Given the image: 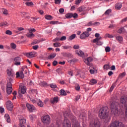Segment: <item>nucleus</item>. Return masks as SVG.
<instances>
[{
	"label": "nucleus",
	"mask_w": 127,
	"mask_h": 127,
	"mask_svg": "<svg viewBox=\"0 0 127 127\" xmlns=\"http://www.w3.org/2000/svg\"><path fill=\"white\" fill-rule=\"evenodd\" d=\"M72 13H68L65 14L66 18H72Z\"/></svg>",
	"instance_id": "e433bc0d"
},
{
	"label": "nucleus",
	"mask_w": 127,
	"mask_h": 127,
	"mask_svg": "<svg viewBox=\"0 0 127 127\" xmlns=\"http://www.w3.org/2000/svg\"><path fill=\"white\" fill-rule=\"evenodd\" d=\"M90 73L91 74H95V73H97V69H95V68L90 69L89 70Z\"/></svg>",
	"instance_id": "58836bf2"
},
{
	"label": "nucleus",
	"mask_w": 127,
	"mask_h": 127,
	"mask_svg": "<svg viewBox=\"0 0 127 127\" xmlns=\"http://www.w3.org/2000/svg\"><path fill=\"white\" fill-rule=\"evenodd\" d=\"M86 26H93L94 25V23H93V21H90L88 23H87L85 24Z\"/></svg>",
	"instance_id": "ea45409f"
},
{
	"label": "nucleus",
	"mask_w": 127,
	"mask_h": 127,
	"mask_svg": "<svg viewBox=\"0 0 127 127\" xmlns=\"http://www.w3.org/2000/svg\"><path fill=\"white\" fill-rule=\"evenodd\" d=\"M126 76V72H123L122 73L119 75L120 78H124Z\"/></svg>",
	"instance_id": "603ef678"
},
{
	"label": "nucleus",
	"mask_w": 127,
	"mask_h": 127,
	"mask_svg": "<svg viewBox=\"0 0 127 127\" xmlns=\"http://www.w3.org/2000/svg\"><path fill=\"white\" fill-rule=\"evenodd\" d=\"M74 49H79L80 48V46L78 45H74L73 46Z\"/></svg>",
	"instance_id": "680f3d73"
},
{
	"label": "nucleus",
	"mask_w": 127,
	"mask_h": 127,
	"mask_svg": "<svg viewBox=\"0 0 127 127\" xmlns=\"http://www.w3.org/2000/svg\"><path fill=\"white\" fill-rule=\"evenodd\" d=\"M41 121L44 125H49L51 123L50 116L48 115L42 116L41 117Z\"/></svg>",
	"instance_id": "423d86ee"
},
{
	"label": "nucleus",
	"mask_w": 127,
	"mask_h": 127,
	"mask_svg": "<svg viewBox=\"0 0 127 127\" xmlns=\"http://www.w3.org/2000/svg\"><path fill=\"white\" fill-rule=\"evenodd\" d=\"M102 39V37H99V38H96L92 40V42L93 43H97L98 41H100V40Z\"/></svg>",
	"instance_id": "c756f323"
},
{
	"label": "nucleus",
	"mask_w": 127,
	"mask_h": 127,
	"mask_svg": "<svg viewBox=\"0 0 127 127\" xmlns=\"http://www.w3.org/2000/svg\"><path fill=\"white\" fill-rule=\"evenodd\" d=\"M12 79L10 78L6 84V92L8 95H10L12 92Z\"/></svg>",
	"instance_id": "39448f33"
},
{
	"label": "nucleus",
	"mask_w": 127,
	"mask_h": 127,
	"mask_svg": "<svg viewBox=\"0 0 127 127\" xmlns=\"http://www.w3.org/2000/svg\"><path fill=\"white\" fill-rule=\"evenodd\" d=\"M20 71L21 72H24L25 74H27V72L28 71V68H27V66H23L21 68Z\"/></svg>",
	"instance_id": "f3484780"
},
{
	"label": "nucleus",
	"mask_w": 127,
	"mask_h": 127,
	"mask_svg": "<svg viewBox=\"0 0 127 127\" xmlns=\"http://www.w3.org/2000/svg\"><path fill=\"white\" fill-rule=\"evenodd\" d=\"M61 2V1L60 0H55V3L56 4H59Z\"/></svg>",
	"instance_id": "e2e57ef3"
},
{
	"label": "nucleus",
	"mask_w": 127,
	"mask_h": 127,
	"mask_svg": "<svg viewBox=\"0 0 127 127\" xmlns=\"http://www.w3.org/2000/svg\"><path fill=\"white\" fill-rule=\"evenodd\" d=\"M90 33L88 32H83L80 36V39H85L86 37H89Z\"/></svg>",
	"instance_id": "f8f14e48"
},
{
	"label": "nucleus",
	"mask_w": 127,
	"mask_h": 127,
	"mask_svg": "<svg viewBox=\"0 0 127 127\" xmlns=\"http://www.w3.org/2000/svg\"><path fill=\"white\" fill-rule=\"evenodd\" d=\"M116 40H118L119 42H123L124 40V38L121 36H118L116 37Z\"/></svg>",
	"instance_id": "bb28decb"
},
{
	"label": "nucleus",
	"mask_w": 127,
	"mask_h": 127,
	"mask_svg": "<svg viewBox=\"0 0 127 127\" xmlns=\"http://www.w3.org/2000/svg\"><path fill=\"white\" fill-rule=\"evenodd\" d=\"M76 54L78 55L79 56H80V57H83L84 56V52L82 51L81 50H78L76 51Z\"/></svg>",
	"instance_id": "a211bd4d"
},
{
	"label": "nucleus",
	"mask_w": 127,
	"mask_h": 127,
	"mask_svg": "<svg viewBox=\"0 0 127 127\" xmlns=\"http://www.w3.org/2000/svg\"><path fill=\"white\" fill-rule=\"evenodd\" d=\"M16 78H18V77H20L21 79H23V78H24V74L23 73V72L20 71V72H17L16 73Z\"/></svg>",
	"instance_id": "2eb2a0df"
},
{
	"label": "nucleus",
	"mask_w": 127,
	"mask_h": 127,
	"mask_svg": "<svg viewBox=\"0 0 127 127\" xmlns=\"http://www.w3.org/2000/svg\"><path fill=\"white\" fill-rule=\"evenodd\" d=\"M105 51L107 53L110 52L111 51V48L110 47L108 46L105 48Z\"/></svg>",
	"instance_id": "3c124183"
},
{
	"label": "nucleus",
	"mask_w": 127,
	"mask_h": 127,
	"mask_svg": "<svg viewBox=\"0 0 127 127\" xmlns=\"http://www.w3.org/2000/svg\"><path fill=\"white\" fill-rule=\"evenodd\" d=\"M21 92L22 94H25L26 93V87L25 86L22 87Z\"/></svg>",
	"instance_id": "2f4dec72"
},
{
	"label": "nucleus",
	"mask_w": 127,
	"mask_h": 127,
	"mask_svg": "<svg viewBox=\"0 0 127 127\" xmlns=\"http://www.w3.org/2000/svg\"><path fill=\"white\" fill-rule=\"evenodd\" d=\"M90 127H101L100 121L98 118H91L90 120ZM82 127H87V125L84 123H82Z\"/></svg>",
	"instance_id": "7ed1b4c3"
},
{
	"label": "nucleus",
	"mask_w": 127,
	"mask_h": 127,
	"mask_svg": "<svg viewBox=\"0 0 127 127\" xmlns=\"http://www.w3.org/2000/svg\"><path fill=\"white\" fill-rule=\"evenodd\" d=\"M115 87H116V83H114L112 84L110 89V92H112L113 90H114V88H115Z\"/></svg>",
	"instance_id": "37998d69"
},
{
	"label": "nucleus",
	"mask_w": 127,
	"mask_h": 127,
	"mask_svg": "<svg viewBox=\"0 0 127 127\" xmlns=\"http://www.w3.org/2000/svg\"><path fill=\"white\" fill-rule=\"evenodd\" d=\"M122 3H117L115 4V8L117 10H120V8H122Z\"/></svg>",
	"instance_id": "5701e85b"
},
{
	"label": "nucleus",
	"mask_w": 127,
	"mask_h": 127,
	"mask_svg": "<svg viewBox=\"0 0 127 127\" xmlns=\"http://www.w3.org/2000/svg\"><path fill=\"white\" fill-rule=\"evenodd\" d=\"M59 12L60 13H61V14L63 13V12H64V9L62 8H60L59 9Z\"/></svg>",
	"instance_id": "338daca9"
},
{
	"label": "nucleus",
	"mask_w": 127,
	"mask_h": 127,
	"mask_svg": "<svg viewBox=\"0 0 127 127\" xmlns=\"http://www.w3.org/2000/svg\"><path fill=\"white\" fill-rule=\"evenodd\" d=\"M62 48L63 49H69L70 48H71V46H63Z\"/></svg>",
	"instance_id": "8fccbe9b"
},
{
	"label": "nucleus",
	"mask_w": 127,
	"mask_h": 127,
	"mask_svg": "<svg viewBox=\"0 0 127 127\" xmlns=\"http://www.w3.org/2000/svg\"><path fill=\"white\" fill-rule=\"evenodd\" d=\"M26 107L30 113H33V112L36 110V108L35 107H34V106H33V105L30 104L29 103L26 104Z\"/></svg>",
	"instance_id": "1a4fd4ad"
},
{
	"label": "nucleus",
	"mask_w": 127,
	"mask_h": 127,
	"mask_svg": "<svg viewBox=\"0 0 127 127\" xmlns=\"http://www.w3.org/2000/svg\"><path fill=\"white\" fill-rule=\"evenodd\" d=\"M7 74L8 76H13L14 73L13 72V70L11 69H9L7 70Z\"/></svg>",
	"instance_id": "4be33fe9"
},
{
	"label": "nucleus",
	"mask_w": 127,
	"mask_h": 127,
	"mask_svg": "<svg viewBox=\"0 0 127 127\" xmlns=\"http://www.w3.org/2000/svg\"><path fill=\"white\" fill-rule=\"evenodd\" d=\"M19 120L20 123L18 127H25V125H26V119H24L22 116H20Z\"/></svg>",
	"instance_id": "6e6552de"
},
{
	"label": "nucleus",
	"mask_w": 127,
	"mask_h": 127,
	"mask_svg": "<svg viewBox=\"0 0 127 127\" xmlns=\"http://www.w3.org/2000/svg\"><path fill=\"white\" fill-rule=\"evenodd\" d=\"M99 117L101 119L105 120L106 123L111 121V117L109 116V111H108V108L102 107L99 111Z\"/></svg>",
	"instance_id": "f03ea898"
},
{
	"label": "nucleus",
	"mask_w": 127,
	"mask_h": 127,
	"mask_svg": "<svg viewBox=\"0 0 127 127\" xmlns=\"http://www.w3.org/2000/svg\"><path fill=\"white\" fill-rule=\"evenodd\" d=\"M68 74L70 75V76H73V70L68 71Z\"/></svg>",
	"instance_id": "774afa93"
},
{
	"label": "nucleus",
	"mask_w": 127,
	"mask_h": 127,
	"mask_svg": "<svg viewBox=\"0 0 127 127\" xmlns=\"http://www.w3.org/2000/svg\"><path fill=\"white\" fill-rule=\"evenodd\" d=\"M118 33H120V34H122V33H127V31L126 29H125V28L124 27H121L120 28L118 31H117Z\"/></svg>",
	"instance_id": "6ab92c4d"
},
{
	"label": "nucleus",
	"mask_w": 127,
	"mask_h": 127,
	"mask_svg": "<svg viewBox=\"0 0 127 127\" xmlns=\"http://www.w3.org/2000/svg\"><path fill=\"white\" fill-rule=\"evenodd\" d=\"M115 87H116V83H114L112 84L110 89V92H112L113 90H114V88H115Z\"/></svg>",
	"instance_id": "c03bdc74"
},
{
	"label": "nucleus",
	"mask_w": 127,
	"mask_h": 127,
	"mask_svg": "<svg viewBox=\"0 0 127 127\" xmlns=\"http://www.w3.org/2000/svg\"><path fill=\"white\" fill-rule=\"evenodd\" d=\"M40 40H37L33 42V44L35 45V44H38V43H40Z\"/></svg>",
	"instance_id": "0e129e2a"
},
{
	"label": "nucleus",
	"mask_w": 127,
	"mask_h": 127,
	"mask_svg": "<svg viewBox=\"0 0 127 127\" xmlns=\"http://www.w3.org/2000/svg\"><path fill=\"white\" fill-rule=\"evenodd\" d=\"M51 24H58V21H52L50 22Z\"/></svg>",
	"instance_id": "bf43d9fd"
},
{
	"label": "nucleus",
	"mask_w": 127,
	"mask_h": 127,
	"mask_svg": "<svg viewBox=\"0 0 127 127\" xmlns=\"http://www.w3.org/2000/svg\"><path fill=\"white\" fill-rule=\"evenodd\" d=\"M75 38H76V34H73L71 35L70 36H69L68 38H67V40H68V41H71V40H73V39H75Z\"/></svg>",
	"instance_id": "393cba45"
},
{
	"label": "nucleus",
	"mask_w": 127,
	"mask_h": 127,
	"mask_svg": "<svg viewBox=\"0 0 127 127\" xmlns=\"http://www.w3.org/2000/svg\"><path fill=\"white\" fill-rule=\"evenodd\" d=\"M38 47H39V46H38V45L33 46V49H34V50H37V49H38Z\"/></svg>",
	"instance_id": "052dcab7"
},
{
	"label": "nucleus",
	"mask_w": 127,
	"mask_h": 127,
	"mask_svg": "<svg viewBox=\"0 0 127 127\" xmlns=\"http://www.w3.org/2000/svg\"><path fill=\"white\" fill-rule=\"evenodd\" d=\"M14 61L15 62L14 65L16 66H19V65L21 64L20 61H21V58L19 57H16L14 59Z\"/></svg>",
	"instance_id": "9b49d317"
},
{
	"label": "nucleus",
	"mask_w": 127,
	"mask_h": 127,
	"mask_svg": "<svg viewBox=\"0 0 127 127\" xmlns=\"http://www.w3.org/2000/svg\"><path fill=\"white\" fill-rule=\"evenodd\" d=\"M26 36H27V37H28V38H32L34 37V36H35V35H34L32 33H30L29 32V33H28L26 34Z\"/></svg>",
	"instance_id": "a878e982"
},
{
	"label": "nucleus",
	"mask_w": 127,
	"mask_h": 127,
	"mask_svg": "<svg viewBox=\"0 0 127 127\" xmlns=\"http://www.w3.org/2000/svg\"><path fill=\"white\" fill-rule=\"evenodd\" d=\"M90 85H95V84H96L97 80L95 79H93L90 80Z\"/></svg>",
	"instance_id": "4c0bfd02"
},
{
	"label": "nucleus",
	"mask_w": 127,
	"mask_h": 127,
	"mask_svg": "<svg viewBox=\"0 0 127 127\" xmlns=\"http://www.w3.org/2000/svg\"><path fill=\"white\" fill-rule=\"evenodd\" d=\"M104 68L105 70H109V69H110V66L108 64H105L104 65Z\"/></svg>",
	"instance_id": "13d9d810"
},
{
	"label": "nucleus",
	"mask_w": 127,
	"mask_h": 127,
	"mask_svg": "<svg viewBox=\"0 0 127 127\" xmlns=\"http://www.w3.org/2000/svg\"><path fill=\"white\" fill-rule=\"evenodd\" d=\"M25 4L27 6H32V5H34V4L32 2H26Z\"/></svg>",
	"instance_id": "c9c22d12"
},
{
	"label": "nucleus",
	"mask_w": 127,
	"mask_h": 127,
	"mask_svg": "<svg viewBox=\"0 0 127 127\" xmlns=\"http://www.w3.org/2000/svg\"><path fill=\"white\" fill-rule=\"evenodd\" d=\"M37 104L38 105V107H40V108H43L44 106V103L41 101L40 99L37 100Z\"/></svg>",
	"instance_id": "dca6fc26"
},
{
	"label": "nucleus",
	"mask_w": 127,
	"mask_h": 127,
	"mask_svg": "<svg viewBox=\"0 0 127 127\" xmlns=\"http://www.w3.org/2000/svg\"><path fill=\"white\" fill-rule=\"evenodd\" d=\"M2 11L3 13V14H8V12L7 11L6 9L2 8Z\"/></svg>",
	"instance_id": "de8ad7c7"
},
{
	"label": "nucleus",
	"mask_w": 127,
	"mask_h": 127,
	"mask_svg": "<svg viewBox=\"0 0 127 127\" xmlns=\"http://www.w3.org/2000/svg\"><path fill=\"white\" fill-rule=\"evenodd\" d=\"M108 37V38H114V36H113V35H111L109 33H107L105 35V38H107Z\"/></svg>",
	"instance_id": "473e14b6"
},
{
	"label": "nucleus",
	"mask_w": 127,
	"mask_h": 127,
	"mask_svg": "<svg viewBox=\"0 0 127 127\" xmlns=\"http://www.w3.org/2000/svg\"><path fill=\"white\" fill-rule=\"evenodd\" d=\"M54 47H60L61 46V44L60 43H56L54 44Z\"/></svg>",
	"instance_id": "a18cd8bd"
},
{
	"label": "nucleus",
	"mask_w": 127,
	"mask_h": 127,
	"mask_svg": "<svg viewBox=\"0 0 127 127\" xmlns=\"http://www.w3.org/2000/svg\"><path fill=\"white\" fill-rule=\"evenodd\" d=\"M60 94L61 95V96H66L67 95V93H66V91L63 89H61L60 91Z\"/></svg>",
	"instance_id": "cd10ccee"
},
{
	"label": "nucleus",
	"mask_w": 127,
	"mask_h": 127,
	"mask_svg": "<svg viewBox=\"0 0 127 127\" xmlns=\"http://www.w3.org/2000/svg\"><path fill=\"white\" fill-rule=\"evenodd\" d=\"M10 47L12 48V49H15V48H16V45L13 43H12L10 44Z\"/></svg>",
	"instance_id": "79ce46f5"
},
{
	"label": "nucleus",
	"mask_w": 127,
	"mask_h": 127,
	"mask_svg": "<svg viewBox=\"0 0 127 127\" xmlns=\"http://www.w3.org/2000/svg\"><path fill=\"white\" fill-rule=\"evenodd\" d=\"M9 25V24H8V23H7V22L6 21L1 22L0 23V27L3 26L4 27H7V26H8Z\"/></svg>",
	"instance_id": "aec40b11"
},
{
	"label": "nucleus",
	"mask_w": 127,
	"mask_h": 127,
	"mask_svg": "<svg viewBox=\"0 0 127 127\" xmlns=\"http://www.w3.org/2000/svg\"><path fill=\"white\" fill-rule=\"evenodd\" d=\"M92 60H93V58L92 57H89V58H87V59H83L84 62L88 66H90V63L92 62Z\"/></svg>",
	"instance_id": "ddd939ff"
},
{
	"label": "nucleus",
	"mask_w": 127,
	"mask_h": 127,
	"mask_svg": "<svg viewBox=\"0 0 127 127\" xmlns=\"http://www.w3.org/2000/svg\"><path fill=\"white\" fill-rule=\"evenodd\" d=\"M45 19H47V20H52L53 17H52V16H51L50 15H46L45 16Z\"/></svg>",
	"instance_id": "c85d7f7f"
},
{
	"label": "nucleus",
	"mask_w": 127,
	"mask_h": 127,
	"mask_svg": "<svg viewBox=\"0 0 127 127\" xmlns=\"http://www.w3.org/2000/svg\"><path fill=\"white\" fill-rule=\"evenodd\" d=\"M64 115L65 117V119L63 123V127H71L70 120L66 118V117L69 116V114H68L67 112H65ZM72 127H80V124L77 122L76 119L72 120Z\"/></svg>",
	"instance_id": "f257e3e1"
},
{
	"label": "nucleus",
	"mask_w": 127,
	"mask_h": 127,
	"mask_svg": "<svg viewBox=\"0 0 127 127\" xmlns=\"http://www.w3.org/2000/svg\"><path fill=\"white\" fill-rule=\"evenodd\" d=\"M50 87L52 89H56V88H57V85L55 83H52L50 84Z\"/></svg>",
	"instance_id": "a19ab883"
},
{
	"label": "nucleus",
	"mask_w": 127,
	"mask_h": 127,
	"mask_svg": "<svg viewBox=\"0 0 127 127\" xmlns=\"http://www.w3.org/2000/svg\"><path fill=\"white\" fill-rule=\"evenodd\" d=\"M6 106L7 110L8 111H12V109H13V104H12V102L10 101H8L6 103Z\"/></svg>",
	"instance_id": "9d476101"
},
{
	"label": "nucleus",
	"mask_w": 127,
	"mask_h": 127,
	"mask_svg": "<svg viewBox=\"0 0 127 127\" xmlns=\"http://www.w3.org/2000/svg\"><path fill=\"white\" fill-rule=\"evenodd\" d=\"M28 31H29V32H30V33H31L32 32H35V31H36V30H35V29L34 28L28 29Z\"/></svg>",
	"instance_id": "09e8293b"
},
{
	"label": "nucleus",
	"mask_w": 127,
	"mask_h": 127,
	"mask_svg": "<svg viewBox=\"0 0 127 127\" xmlns=\"http://www.w3.org/2000/svg\"><path fill=\"white\" fill-rule=\"evenodd\" d=\"M56 55H57L56 53H54L53 54H51V55L48 57V59H53V58H55V57H56Z\"/></svg>",
	"instance_id": "7c9ffc66"
},
{
	"label": "nucleus",
	"mask_w": 127,
	"mask_h": 127,
	"mask_svg": "<svg viewBox=\"0 0 127 127\" xmlns=\"http://www.w3.org/2000/svg\"><path fill=\"white\" fill-rule=\"evenodd\" d=\"M120 102L121 103V104L125 105L126 110V117H127V97L126 96L121 97L120 99Z\"/></svg>",
	"instance_id": "0eeeda50"
},
{
	"label": "nucleus",
	"mask_w": 127,
	"mask_h": 127,
	"mask_svg": "<svg viewBox=\"0 0 127 127\" xmlns=\"http://www.w3.org/2000/svg\"><path fill=\"white\" fill-rule=\"evenodd\" d=\"M4 119L7 123H10V118L9 117V115L8 114H5L4 115Z\"/></svg>",
	"instance_id": "b1692460"
},
{
	"label": "nucleus",
	"mask_w": 127,
	"mask_h": 127,
	"mask_svg": "<svg viewBox=\"0 0 127 127\" xmlns=\"http://www.w3.org/2000/svg\"><path fill=\"white\" fill-rule=\"evenodd\" d=\"M51 104H56V103H58V97H55L54 98L51 99Z\"/></svg>",
	"instance_id": "412c9836"
},
{
	"label": "nucleus",
	"mask_w": 127,
	"mask_h": 127,
	"mask_svg": "<svg viewBox=\"0 0 127 127\" xmlns=\"http://www.w3.org/2000/svg\"><path fill=\"white\" fill-rule=\"evenodd\" d=\"M30 101L32 102V103H33V104H34L35 105L37 104V100H36L35 99H31Z\"/></svg>",
	"instance_id": "6e6d98bb"
},
{
	"label": "nucleus",
	"mask_w": 127,
	"mask_h": 127,
	"mask_svg": "<svg viewBox=\"0 0 127 127\" xmlns=\"http://www.w3.org/2000/svg\"><path fill=\"white\" fill-rule=\"evenodd\" d=\"M72 17H73V18H77L78 17V14L76 13H72Z\"/></svg>",
	"instance_id": "5fc2aeb1"
},
{
	"label": "nucleus",
	"mask_w": 127,
	"mask_h": 127,
	"mask_svg": "<svg viewBox=\"0 0 127 127\" xmlns=\"http://www.w3.org/2000/svg\"><path fill=\"white\" fill-rule=\"evenodd\" d=\"M103 44H104V42H102V41H98L96 43V45H98V46L103 45Z\"/></svg>",
	"instance_id": "864d4df0"
},
{
	"label": "nucleus",
	"mask_w": 127,
	"mask_h": 127,
	"mask_svg": "<svg viewBox=\"0 0 127 127\" xmlns=\"http://www.w3.org/2000/svg\"><path fill=\"white\" fill-rule=\"evenodd\" d=\"M29 118L31 121H34V120L36 119V116L33 114H32L29 116Z\"/></svg>",
	"instance_id": "72a5a7b5"
},
{
	"label": "nucleus",
	"mask_w": 127,
	"mask_h": 127,
	"mask_svg": "<svg viewBox=\"0 0 127 127\" xmlns=\"http://www.w3.org/2000/svg\"><path fill=\"white\" fill-rule=\"evenodd\" d=\"M66 38H67V37H66V36H64L60 38V41H64V40H65L66 39Z\"/></svg>",
	"instance_id": "4d7b16f0"
},
{
	"label": "nucleus",
	"mask_w": 127,
	"mask_h": 127,
	"mask_svg": "<svg viewBox=\"0 0 127 127\" xmlns=\"http://www.w3.org/2000/svg\"><path fill=\"white\" fill-rule=\"evenodd\" d=\"M111 12H112V9H108L105 11L104 14H105V15H109Z\"/></svg>",
	"instance_id": "f704fd0d"
},
{
	"label": "nucleus",
	"mask_w": 127,
	"mask_h": 127,
	"mask_svg": "<svg viewBox=\"0 0 127 127\" xmlns=\"http://www.w3.org/2000/svg\"><path fill=\"white\" fill-rule=\"evenodd\" d=\"M5 34H7V35H11V34H12V32L9 30H7L5 31Z\"/></svg>",
	"instance_id": "49530a36"
},
{
	"label": "nucleus",
	"mask_w": 127,
	"mask_h": 127,
	"mask_svg": "<svg viewBox=\"0 0 127 127\" xmlns=\"http://www.w3.org/2000/svg\"><path fill=\"white\" fill-rule=\"evenodd\" d=\"M36 55V52H32L31 53H28L26 54V56L28 57V58H33Z\"/></svg>",
	"instance_id": "4468645a"
},
{
	"label": "nucleus",
	"mask_w": 127,
	"mask_h": 127,
	"mask_svg": "<svg viewBox=\"0 0 127 127\" xmlns=\"http://www.w3.org/2000/svg\"><path fill=\"white\" fill-rule=\"evenodd\" d=\"M81 1H82V0H76L75 3L76 4H79V3H80V2H81Z\"/></svg>",
	"instance_id": "69168bd1"
},
{
	"label": "nucleus",
	"mask_w": 127,
	"mask_h": 127,
	"mask_svg": "<svg viewBox=\"0 0 127 127\" xmlns=\"http://www.w3.org/2000/svg\"><path fill=\"white\" fill-rule=\"evenodd\" d=\"M118 105L119 103L116 102H113L111 104V111L112 115L118 116L119 114V110H118Z\"/></svg>",
	"instance_id": "20e7f679"
}]
</instances>
